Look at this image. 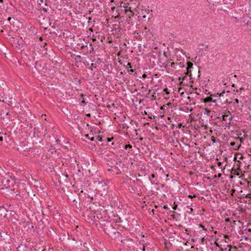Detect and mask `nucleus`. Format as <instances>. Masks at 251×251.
<instances>
[{"mask_svg":"<svg viewBox=\"0 0 251 251\" xmlns=\"http://www.w3.org/2000/svg\"><path fill=\"white\" fill-rule=\"evenodd\" d=\"M1 183L6 188H11L15 183L14 178L10 176L3 177L1 178Z\"/></svg>","mask_w":251,"mask_h":251,"instance_id":"obj_1","label":"nucleus"},{"mask_svg":"<svg viewBox=\"0 0 251 251\" xmlns=\"http://www.w3.org/2000/svg\"><path fill=\"white\" fill-rule=\"evenodd\" d=\"M225 93V91H223L222 93L220 94H219L217 93L216 95H211L209 97H207L203 100V102L204 103H208L210 102H213L216 104V105L217 104V100L214 99V98L216 97L217 96H219V97H221L222 96H223V94Z\"/></svg>","mask_w":251,"mask_h":251,"instance_id":"obj_2","label":"nucleus"},{"mask_svg":"<svg viewBox=\"0 0 251 251\" xmlns=\"http://www.w3.org/2000/svg\"><path fill=\"white\" fill-rule=\"evenodd\" d=\"M162 52L161 50H153L151 51L150 55L151 58L155 59L157 56L159 58Z\"/></svg>","mask_w":251,"mask_h":251,"instance_id":"obj_3","label":"nucleus"},{"mask_svg":"<svg viewBox=\"0 0 251 251\" xmlns=\"http://www.w3.org/2000/svg\"><path fill=\"white\" fill-rule=\"evenodd\" d=\"M187 67L186 68L187 69V73L186 74L189 75V76H191V70L190 69L193 67V64L191 62L188 61L187 63Z\"/></svg>","mask_w":251,"mask_h":251,"instance_id":"obj_4","label":"nucleus"},{"mask_svg":"<svg viewBox=\"0 0 251 251\" xmlns=\"http://www.w3.org/2000/svg\"><path fill=\"white\" fill-rule=\"evenodd\" d=\"M110 236L112 238H116L117 237H119L120 235V233L118 231H113L111 232L110 233Z\"/></svg>","mask_w":251,"mask_h":251,"instance_id":"obj_5","label":"nucleus"},{"mask_svg":"<svg viewBox=\"0 0 251 251\" xmlns=\"http://www.w3.org/2000/svg\"><path fill=\"white\" fill-rule=\"evenodd\" d=\"M93 134H87L85 135V137L87 138L91 141H95V137L93 136Z\"/></svg>","mask_w":251,"mask_h":251,"instance_id":"obj_6","label":"nucleus"},{"mask_svg":"<svg viewBox=\"0 0 251 251\" xmlns=\"http://www.w3.org/2000/svg\"><path fill=\"white\" fill-rule=\"evenodd\" d=\"M229 114L230 115V112L228 111L227 113H226L222 116V120L225 121H226V118L228 117Z\"/></svg>","mask_w":251,"mask_h":251,"instance_id":"obj_7","label":"nucleus"},{"mask_svg":"<svg viewBox=\"0 0 251 251\" xmlns=\"http://www.w3.org/2000/svg\"><path fill=\"white\" fill-rule=\"evenodd\" d=\"M131 148H132V146H131V145H130L129 144L126 145L125 147V149L126 150H128V149H131Z\"/></svg>","mask_w":251,"mask_h":251,"instance_id":"obj_8","label":"nucleus"},{"mask_svg":"<svg viewBox=\"0 0 251 251\" xmlns=\"http://www.w3.org/2000/svg\"><path fill=\"white\" fill-rule=\"evenodd\" d=\"M129 68H131V64L128 62L127 64V66H126V69L128 71V69H129Z\"/></svg>","mask_w":251,"mask_h":251,"instance_id":"obj_9","label":"nucleus"},{"mask_svg":"<svg viewBox=\"0 0 251 251\" xmlns=\"http://www.w3.org/2000/svg\"><path fill=\"white\" fill-rule=\"evenodd\" d=\"M96 140H97L98 141L101 142L102 140V137L100 136H96Z\"/></svg>","mask_w":251,"mask_h":251,"instance_id":"obj_10","label":"nucleus"},{"mask_svg":"<svg viewBox=\"0 0 251 251\" xmlns=\"http://www.w3.org/2000/svg\"><path fill=\"white\" fill-rule=\"evenodd\" d=\"M236 222L235 221H233L232 222H231L230 223V226L231 227L234 226L236 225Z\"/></svg>","mask_w":251,"mask_h":251,"instance_id":"obj_11","label":"nucleus"},{"mask_svg":"<svg viewBox=\"0 0 251 251\" xmlns=\"http://www.w3.org/2000/svg\"><path fill=\"white\" fill-rule=\"evenodd\" d=\"M177 207V205L175 202L174 203V206L173 207V209L174 210H175L176 209Z\"/></svg>","mask_w":251,"mask_h":251,"instance_id":"obj_12","label":"nucleus"},{"mask_svg":"<svg viewBox=\"0 0 251 251\" xmlns=\"http://www.w3.org/2000/svg\"><path fill=\"white\" fill-rule=\"evenodd\" d=\"M129 73H135V74L136 73V72H135V69H128V71H127Z\"/></svg>","mask_w":251,"mask_h":251,"instance_id":"obj_13","label":"nucleus"},{"mask_svg":"<svg viewBox=\"0 0 251 251\" xmlns=\"http://www.w3.org/2000/svg\"><path fill=\"white\" fill-rule=\"evenodd\" d=\"M150 180L151 181V182L152 184H157L156 182H155L154 180H153L151 177H149Z\"/></svg>","mask_w":251,"mask_h":251,"instance_id":"obj_14","label":"nucleus"},{"mask_svg":"<svg viewBox=\"0 0 251 251\" xmlns=\"http://www.w3.org/2000/svg\"><path fill=\"white\" fill-rule=\"evenodd\" d=\"M247 198H249V199H251V194L250 193V194H248L247 195H246V197Z\"/></svg>","mask_w":251,"mask_h":251,"instance_id":"obj_15","label":"nucleus"},{"mask_svg":"<svg viewBox=\"0 0 251 251\" xmlns=\"http://www.w3.org/2000/svg\"><path fill=\"white\" fill-rule=\"evenodd\" d=\"M148 245V244L147 243L145 244H143V251H145V247Z\"/></svg>","mask_w":251,"mask_h":251,"instance_id":"obj_16","label":"nucleus"},{"mask_svg":"<svg viewBox=\"0 0 251 251\" xmlns=\"http://www.w3.org/2000/svg\"><path fill=\"white\" fill-rule=\"evenodd\" d=\"M225 221H226V222H230V223H231V221H230V219H229V218H226V219H225Z\"/></svg>","mask_w":251,"mask_h":251,"instance_id":"obj_17","label":"nucleus"},{"mask_svg":"<svg viewBox=\"0 0 251 251\" xmlns=\"http://www.w3.org/2000/svg\"><path fill=\"white\" fill-rule=\"evenodd\" d=\"M235 145V142H232L230 143V145L231 146H234Z\"/></svg>","mask_w":251,"mask_h":251,"instance_id":"obj_18","label":"nucleus"},{"mask_svg":"<svg viewBox=\"0 0 251 251\" xmlns=\"http://www.w3.org/2000/svg\"><path fill=\"white\" fill-rule=\"evenodd\" d=\"M212 141L213 142V143H215L216 142V139H215V138L213 137L212 139Z\"/></svg>","mask_w":251,"mask_h":251,"instance_id":"obj_19","label":"nucleus"},{"mask_svg":"<svg viewBox=\"0 0 251 251\" xmlns=\"http://www.w3.org/2000/svg\"><path fill=\"white\" fill-rule=\"evenodd\" d=\"M200 226H201V227H202V228H203V229H204V230H206V228H205L204 227V226H203L202 225H200Z\"/></svg>","mask_w":251,"mask_h":251,"instance_id":"obj_20","label":"nucleus"},{"mask_svg":"<svg viewBox=\"0 0 251 251\" xmlns=\"http://www.w3.org/2000/svg\"><path fill=\"white\" fill-rule=\"evenodd\" d=\"M206 113H207V115H209V113L210 112V110L206 109Z\"/></svg>","mask_w":251,"mask_h":251,"instance_id":"obj_21","label":"nucleus"},{"mask_svg":"<svg viewBox=\"0 0 251 251\" xmlns=\"http://www.w3.org/2000/svg\"><path fill=\"white\" fill-rule=\"evenodd\" d=\"M195 197H196V196H195V195H194L193 196H191V195H189V196H188V197H189V198H195Z\"/></svg>","mask_w":251,"mask_h":251,"instance_id":"obj_22","label":"nucleus"},{"mask_svg":"<svg viewBox=\"0 0 251 251\" xmlns=\"http://www.w3.org/2000/svg\"><path fill=\"white\" fill-rule=\"evenodd\" d=\"M40 2L43 3L45 1H46V0H40Z\"/></svg>","mask_w":251,"mask_h":251,"instance_id":"obj_23","label":"nucleus"},{"mask_svg":"<svg viewBox=\"0 0 251 251\" xmlns=\"http://www.w3.org/2000/svg\"><path fill=\"white\" fill-rule=\"evenodd\" d=\"M235 102L237 103H239V100L237 99H236L235 100Z\"/></svg>","mask_w":251,"mask_h":251,"instance_id":"obj_24","label":"nucleus"},{"mask_svg":"<svg viewBox=\"0 0 251 251\" xmlns=\"http://www.w3.org/2000/svg\"><path fill=\"white\" fill-rule=\"evenodd\" d=\"M151 177L152 178H154L155 177V176L154 174H152L151 176Z\"/></svg>","mask_w":251,"mask_h":251,"instance_id":"obj_25","label":"nucleus"},{"mask_svg":"<svg viewBox=\"0 0 251 251\" xmlns=\"http://www.w3.org/2000/svg\"><path fill=\"white\" fill-rule=\"evenodd\" d=\"M0 141L1 142H2L3 141V137L2 136L0 137Z\"/></svg>","mask_w":251,"mask_h":251,"instance_id":"obj_26","label":"nucleus"},{"mask_svg":"<svg viewBox=\"0 0 251 251\" xmlns=\"http://www.w3.org/2000/svg\"><path fill=\"white\" fill-rule=\"evenodd\" d=\"M221 164H222V163H221V162H218V166H220Z\"/></svg>","mask_w":251,"mask_h":251,"instance_id":"obj_27","label":"nucleus"},{"mask_svg":"<svg viewBox=\"0 0 251 251\" xmlns=\"http://www.w3.org/2000/svg\"><path fill=\"white\" fill-rule=\"evenodd\" d=\"M232 119V117H230L229 118V119H228V120H229V122H230V121H231Z\"/></svg>","mask_w":251,"mask_h":251,"instance_id":"obj_28","label":"nucleus"},{"mask_svg":"<svg viewBox=\"0 0 251 251\" xmlns=\"http://www.w3.org/2000/svg\"><path fill=\"white\" fill-rule=\"evenodd\" d=\"M60 142V140H58V139L56 140V142L57 143H59Z\"/></svg>","mask_w":251,"mask_h":251,"instance_id":"obj_29","label":"nucleus"},{"mask_svg":"<svg viewBox=\"0 0 251 251\" xmlns=\"http://www.w3.org/2000/svg\"><path fill=\"white\" fill-rule=\"evenodd\" d=\"M107 142H110V141H111V140L110 138H107Z\"/></svg>","mask_w":251,"mask_h":251,"instance_id":"obj_30","label":"nucleus"},{"mask_svg":"<svg viewBox=\"0 0 251 251\" xmlns=\"http://www.w3.org/2000/svg\"><path fill=\"white\" fill-rule=\"evenodd\" d=\"M90 116H91V114L90 113L86 114V116H87V117H90Z\"/></svg>","mask_w":251,"mask_h":251,"instance_id":"obj_31","label":"nucleus"},{"mask_svg":"<svg viewBox=\"0 0 251 251\" xmlns=\"http://www.w3.org/2000/svg\"><path fill=\"white\" fill-rule=\"evenodd\" d=\"M248 231L251 232V228H248Z\"/></svg>","mask_w":251,"mask_h":251,"instance_id":"obj_32","label":"nucleus"},{"mask_svg":"<svg viewBox=\"0 0 251 251\" xmlns=\"http://www.w3.org/2000/svg\"><path fill=\"white\" fill-rule=\"evenodd\" d=\"M81 102L83 103L86 104V102H85V101L84 100L81 101Z\"/></svg>","mask_w":251,"mask_h":251,"instance_id":"obj_33","label":"nucleus"},{"mask_svg":"<svg viewBox=\"0 0 251 251\" xmlns=\"http://www.w3.org/2000/svg\"><path fill=\"white\" fill-rule=\"evenodd\" d=\"M218 176V177H221V174H219Z\"/></svg>","mask_w":251,"mask_h":251,"instance_id":"obj_34","label":"nucleus"},{"mask_svg":"<svg viewBox=\"0 0 251 251\" xmlns=\"http://www.w3.org/2000/svg\"><path fill=\"white\" fill-rule=\"evenodd\" d=\"M245 239L246 240H247L248 239V237H247L246 236H245Z\"/></svg>","mask_w":251,"mask_h":251,"instance_id":"obj_35","label":"nucleus"},{"mask_svg":"<svg viewBox=\"0 0 251 251\" xmlns=\"http://www.w3.org/2000/svg\"><path fill=\"white\" fill-rule=\"evenodd\" d=\"M146 17V16L145 15H143V18H145Z\"/></svg>","mask_w":251,"mask_h":251,"instance_id":"obj_36","label":"nucleus"},{"mask_svg":"<svg viewBox=\"0 0 251 251\" xmlns=\"http://www.w3.org/2000/svg\"><path fill=\"white\" fill-rule=\"evenodd\" d=\"M164 208L165 209H167V208H168V207L167 206H164Z\"/></svg>","mask_w":251,"mask_h":251,"instance_id":"obj_37","label":"nucleus"},{"mask_svg":"<svg viewBox=\"0 0 251 251\" xmlns=\"http://www.w3.org/2000/svg\"><path fill=\"white\" fill-rule=\"evenodd\" d=\"M227 125H228V126L230 125V122H229L227 123Z\"/></svg>","mask_w":251,"mask_h":251,"instance_id":"obj_38","label":"nucleus"},{"mask_svg":"<svg viewBox=\"0 0 251 251\" xmlns=\"http://www.w3.org/2000/svg\"><path fill=\"white\" fill-rule=\"evenodd\" d=\"M112 171V170L111 169H108V171Z\"/></svg>","mask_w":251,"mask_h":251,"instance_id":"obj_39","label":"nucleus"},{"mask_svg":"<svg viewBox=\"0 0 251 251\" xmlns=\"http://www.w3.org/2000/svg\"><path fill=\"white\" fill-rule=\"evenodd\" d=\"M10 20H11V18H10V17H9V18H8V21H10Z\"/></svg>","mask_w":251,"mask_h":251,"instance_id":"obj_40","label":"nucleus"},{"mask_svg":"<svg viewBox=\"0 0 251 251\" xmlns=\"http://www.w3.org/2000/svg\"><path fill=\"white\" fill-rule=\"evenodd\" d=\"M146 76V75L145 74L143 75V77H145Z\"/></svg>","mask_w":251,"mask_h":251,"instance_id":"obj_41","label":"nucleus"},{"mask_svg":"<svg viewBox=\"0 0 251 251\" xmlns=\"http://www.w3.org/2000/svg\"><path fill=\"white\" fill-rule=\"evenodd\" d=\"M43 10H44V11H47V10H46L45 8H44V9H43Z\"/></svg>","mask_w":251,"mask_h":251,"instance_id":"obj_42","label":"nucleus"},{"mask_svg":"<svg viewBox=\"0 0 251 251\" xmlns=\"http://www.w3.org/2000/svg\"><path fill=\"white\" fill-rule=\"evenodd\" d=\"M151 16L149 18V19L151 18V17H152V14H151Z\"/></svg>","mask_w":251,"mask_h":251,"instance_id":"obj_43","label":"nucleus"},{"mask_svg":"<svg viewBox=\"0 0 251 251\" xmlns=\"http://www.w3.org/2000/svg\"><path fill=\"white\" fill-rule=\"evenodd\" d=\"M172 216L173 218H175L174 215H172Z\"/></svg>","mask_w":251,"mask_h":251,"instance_id":"obj_44","label":"nucleus"},{"mask_svg":"<svg viewBox=\"0 0 251 251\" xmlns=\"http://www.w3.org/2000/svg\"><path fill=\"white\" fill-rule=\"evenodd\" d=\"M0 2H3V0H0Z\"/></svg>","mask_w":251,"mask_h":251,"instance_id":"obj_45","label":"nucleus"},{"mask_svg":"<svg viewBox=\"0 0 251 251\" xmlns=\"http://www.w3.org/2000/svg\"><path fill=\"white\" fill-rule=\"evenodd\" d=\"M174 63H173L172 64V65H171V66H172V67L173 66V65H174Z\"/></svg>","mask_w":251,"mask_h":251,"instance_id":"obj_46","label":"nucleus"},{"mask_svg":"<svg viewBox=\"0 0 251 251\" xmlns=\"http://www.w3.org/2000/svg\"><path fill=\"white\" fill-rule=\"evenodd\" d=\"M149 12H150V10H149V9H148V13H149Z\"/></svg>","mask_w":251,"mask_h":251,"instance_id":"obj_47","label":"nucleus"},{"mask_svg":"<svg viewBox=\"0 0 251 251\" xmlns=\"http://www.w3.org/2000/svg\"><path fill=\"white\" fill-rule=\"evenodd\" d=\"M234 191H235L234 190H233L232 191V192H234Z\"/></svg>","mask_w":251,"mask_h":251,"instance_id":"obj_48","label":"nucleus"},{"mask_svg":"<svg viewBox=\"0 0 251 251\" xmlns=\"http://www.w3.org/2000/svg\"><path fill=\"white\" fill-rule=\"evenodd\" d=\"M234 191H235L234 190H233L232 191V192H234Z\"/></svg>","mask_w":251,"mask_h":251,"instance_id":"obj_49","label":"nucleus"},{"mask_svg":"<svg viewBox=\"0 0 251 251\" xmlns=\"http://www.w3.org/2000/svg\"><path fill=\"white\" fill-rule=\"evenodd\" d=\"M164 90H167V88L165 89Z\"/></svg>","mask_w":251,"mask_h":251,"instance_id":"obj_50","label":"nucleus"}]
</instances>
